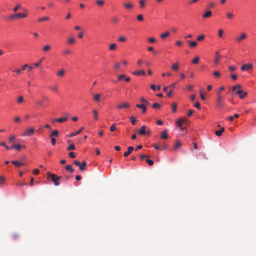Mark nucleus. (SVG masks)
I'll use <instances>...</instances> for the list:
<instances>
[{"label": "nucleus", "mask_w": 256, "mask_h": 256, "mask_svg": "<svg viewBox=\"0 0 256 256\" xmlns=\"http://www.w3.org/2000/svg\"><path fill=\"white\" fill-rule=\"evenodd\" d=\"M65 74V70L64 69L60 70L58 73V76H62Z\"/></svg>", "instance_id": "37"}, {"label": "nucleus", "mask_w": 256, "mask_h": 256, "mask_svg": "<svg viewBox=\"0 0 256 256\" xmlns=\"http://www.w3.org/2000/svg\"><path fill=\"white\" fill-rule=\"evenodd\" d=\"M58 130H54L50 135V138H54V136H58Z\"/></svg>", "instance_id": "25"}, {"label": "nucleus", "mask_w": 256, "mask_h": 256, "mask_svg": "<svg viewBox=\"0 0 256 256\" xmlns=\"http://www.w3.org/2000/svg\"><path fill=\"white\" fill-rule=\"evenodd\" d=\"M65 168L66 170L70 171V172H74V169L72 168L70 165H68L65 167Z\"/></svg>", "instance_id": "30"}, {"label": "nucleus", "mask_w": 256, "mask_h": 256, "mask_svg": "<svg viewBox=\"0 0 256 256\" xmlns=\"http://www.w3.org/2000/svg\"><path fill=\"white\" fill-rule=\"evenodd\" d=\"M170 35V33L169 32L166 31V32H165L164 33L160 35V38H161L164 39V38H166V37Z\"/></svg>", "instance_id": "22"}, {"label": "nucleus", "mask_w": 256, "mask_h": 256, "mask_svg": "<svg viewBox=\"0 0 256 256\" xmlns=\"http://www.w3.org/2000/svg\"><path fill=\"white\" fill-rule=\"evenodd\" d=\"M62 54L64 55H69L72 54V52L69 48H65L62 50Z\"/></svg>", "instance_id": "18"}, {"label": "nucleus", "mask_w": 256, "mask_h": 256, "mask_svg": "<svg viewBox=\"0 0 256 256\" xmlns=\"http://www.w3.org/2000/svg\"><path fill=\"white\" fill-rule=\"evenodd\" d=\"M216 105L217 108L220 110H222L224 106V104L222 101H216Z\"/></svg>", "instance_id": "8"}, {"label": "nucleus", "mask_w": 256, "mask_h": 256, "mask_svg": "<svg viewBox=\"0 0 256 256\" xmlns=\"http://www.w3.org/2000/svg\"><path fill=\"white\" fill-rule=\"evenodd\" d=\"M213 75L216 78H219L220 76V74L218 72L215 71L213 72Z\"/></svg>", "instance_id": "50"}, {"label": "nucleus", "mask_w": 256, "mask_h": 256, "mask_svg": "<svg viewBox=\"0 0 256 256\" xmlns=\"http://www.w3.org/2000/svg\"><path fill=\"white\" fill-rule=\"evenodd\" d=\"M50 88L54 92H57L58 88L56 86H50Z\"/></svg>", "instance_id": "51"}, {"label": "nucleus", "mask_w": 256, "mask_h": 256, "mask_svg": "<svg viewBox=\"0 0 256 256\" xmlns=\"http://www.w3.org/2000/svg\"><path fill=\"white\" fill-rule=\"evenodd\" d=\"M204 34H202V35L199 36H198L197 38H196V40L198 41H200V40H204Z\"/></svg>", "instance_id": "52"}, {"label": "nucleus", "mask_w": 256, "mask_h": 256, "mask_svg": "<svg viewBox=\"0 0 256 256\" xmlns=\"http://www.w3.org/2000/svg\"><path fill=\"white\" fill-rule=\"evenodd\" d=\"M177 104L176 103H174L172 105V110L174 112H175L176 110Z\"/></svg>", "instance_id": "45"}, {"label": "nucleus", "mask_w": 256, "mask_h": 256, "mask_svg": "<svg viewBox=\"0 0 256 256\" xmlns=\"http://www.w3.org/2000/svg\"><path fill=\"white\" fill-rule=\"evenodd\" d=\"M50 20V18L49 17L46 16V17H43V18H40L39 19H38V22H43V21L48 20Z\"/></svg>", "instance_id": "36"}, {"label": "nucleus", "mask_w": 256, "mask_h": 256, "mask_svg": "<svg viewBox=\"0 0 256 256\" xmlns=\"http://www.w3.org/2000/svg\"><path fill=\"white\" fill-rule=\"evenodd\" d=\"M65 116H66V117H65V118H60L53 119L52 120V122H58L60 123L64 122L67 120L68 117L70 115L68 114H66Z\"/></svg>", "instance_id": "5"}, {"label": "nucleus", "mask_w": 256, "mask_h": 256, "mask_svg": "<svg viewBox=\"0 0 256 256\" xmlns=\"http://www.w3.org/2000/svg\"><path fill=\"white\" fill-rule=\"evenodd\" d=\"M139 3L141 8H144L145 7V0H140Z\"/></svg>", "instance_id": "34"}, {"label": "nucleus", "mask_w": 256, "mask_h": 256, "mask_svg": "<svg viewBox=\"0 0 256 256\" xmlns=\"http://www.w3.org/2000/svg\"><path fill=\"white\" fill-rule=\"evenodd\" d=\"M199 62V58L198 56L196 57L192 60V62L194 64H196Z\"/></svg>", "instance_id": "44"}, {"label": "nucleus", "mask_w": 256, "mask_h": 256, "mask_svg": "<svg viewBox=\"0 0 256 256\" xmlns=\"http://www.w3.org/2000/svg\"><path fill=\"white\" fill-rule=\"evenodd\" d=\"M84 129V128L82 127V128H80V129L79 130H78L77 132H76L70 134L68 136L70 137V138H72V137H73V136H75L76 135H78L79 134H80Z\"/></svg>", "instance_id": "15"}, {"label": "nucleus", "mask_w": 256, "mask_h": 256, "mask_svg": "<svg viewBox=\"0 0 256 256\" xmlns=\"http://www.w3.org/2000/svg\"><path fill=\"white\" fill-rule=\"evenodd\" d=\"M253 68V64L250 63L242 64L240 67V70L242 71L248 70Z\"/></svg>", "instance_id": "4"}, {"label": "nucleus", "mask_w": 256, "mask_h": 256, "mask_svg": "<svg viewBox=\"0 0 256 256\" xmlns=\"http://www.w3.org/2000/svg\"><path fill=\"white\" fill-rule=\"evenodd\" d=\"M224 130V127H222L220 130H216L215 134L218 136H220Z\"/></svg>", "instance_id": "19"}, {"label": "nucleus", "mask_w": 256, "mask_h": 256, "mask_svg": "<svg viewBox=\"0 0 256 256\" xmlns=\"http://www.w3.org/2000/svg\"><path fill=\"white\" fill-rule=\"evenodd\" d=\"M76 42V40L72 37H70L68 40V43L69 44H72Z\"/></svg>", "instance_id": "38"}, {"label": "nucleus", "mask_w": 256, "mask_h": 256, "mask_svg": "<svg viewBox=\"0 0 256 256\" xmlns=\"http://www.w3.org/2000/svg\"><path fill=\"white\" fill-rule=\"evenodd\" d=\"M168 130L162 131L160 132V138L163 140H166L168 138Z\"/></svg>", "instance_id": "9"}, {"label": "nucleus", "mask_w": 256, "mask_h": 256, "mask_svg": "<svg viewBox=\"0 0 256 256\" xmlns=\"http://www.w3.org/2000/svg\"><path fill=\"white\" fill-rule=\"evenodd\" d=\"M120 68V64L118 62H115L114 64V68L116 70H118Z\"/></svg>", "instance_id": "49"}, {"label": "nucleus", "mask_w": 256, "mask_h": 256, "mask_svg": "<svg viewBox=\"0 0 256 256\" xmlns=\"http://www.w3.org/2000/svg\"><path fill=\"white\" fill-rule=\"evenodd\" d=\"M126 38H125L124 36H120L118 39V40L120 42H124L126 41Z\"/></svg>", "instance_id": "46"}, {"label": "nucleus", "mask_w": 256, "mask_h": 256, "mask_svg": "<svg viewBox=\"0 0 256 256\" xmlns=\"http://www.w3.org/2000/svg\"><path fill=\"white\" fill-rule=\"evenodd\" d=\"M124 7L127 9H130L133 7V4L130 2L126 3L124 4Z\"/></svg>", "instance_id": "23"}, {"label": "nucleus", "mask_w": 256, "mask_h": 256, "mask_svg": "<svg viewBox=\"0 0 256 256\" xmlns=\"http://www.w3.org/2000/svg\"><path fill=\"white\" fill-rule=\"evenodd\" d=\"M181 146V142L179 141L177 142L175 144L174 148H178Z\"/></svg>", "instance_id": "59"}, {"label": "nucleus", "mask_w": 256, "mask_h": 256, "mask_svg": "<svg viewBox=\"0 0 256 256\" xmlns=\"http://www.w3.org/2000/svg\"><path fill=\"white\" fill-rule=\"evenodd\" d=\"M190 47L194 48L197 45V42L194 41H188Z\"/></svg>", "instance_id": "26"}, {"label": "nucleus", "mask_w": 256, "mask_h": 256, "mask_svg": "<svg viewBox=\"0 0 256 256\" xmlns=\"http://www.w3.org/2000/svg\"><path fill=\"white\" fill-rule=\"evenodd\" d=\"M146 126H142L138 132L139 134L141 135L146 134Z\"/></svg>", "instance_id": "14"}, {"label": "nucleus", "mask_w": 256, "mask_h": 256, "mask_svg": "<svg viewBox=\"0 0 256 256\" xmlns=\"http://www.w3.org/2000/svg\"><path fill=\"white\" fill-rule=\"evenodd\" d=\"M116 44L114 43L110 44L109 46V49L110 50H114L116 49Z\"/></svg>", "instance_id": "31"}, {"label": "nucleus", "mask_w": 256, "mask_h": 256, "mask_svg": "<svg viewBox=\"0 0 256 256\" xmlns=\"http://www.w3.org/2000/svg\"><path fill=\"white\" fill-rule=\"evenodd\" d=\"M212 15V12L210 10H208L202 16L203 18H210Z\"/></svg>", "instance_id": "11"}, {"label": "nucleus", "mask_w": 256, "mask_h": 256, "mask_svg": "<svg viewBox=\"0 0 256 256\" xmlns=\"http://www.w3.org/2000/svg\"><path fill=\"white\" fill-rule=\"evenodd\" d=\"M146 162L148 163L150 166H152L154 164L153 160L149 159L146 160Z\"/></svg>", "instance_id": "57"}, {"label": "nucleus", "mask_w": 256, "mask_h": 256, "mask_svg": "<svg viewBox=\"0 0 256 256\" xmlns=\"http://www.w3.org/2000/svg\"><path fill=\"white\" fill-rule=\"evenodd\" d=\"M223 34V30L222 29H220L218 31V36L219 37L222 38Z\"/></svg>", "instance_id": "54"}, {"label": "nucleus", "mask_w": 256, "mask_h": 256, "mask_svg": "<svg viewBox=\"0 0 256 256\" xmlns=\"http://www.w3.org/2000/svg\"><path fill=\"white\" fill-rule=\"evenodd\" d=\"M40 172V170H38V169H34L33 170V174H34V175H38Z\"/></svg>", "instance_id": "64"}, {"label": "nucleus", "mask_w": 256, "mask_h": 256, "mask_svg": "<svg viewBox=\"0 0 256 256\" xmlns=\"http://www.w3.org/2000/svg\"><path fill=\"white\" fill-rule=\"evenodd\" d=\"M172 68L174 70H178V64L177 63L173 64L172 66Z\"/></svg>", "instance_id": "32"}, {"label": "nucleus", "mask_w": 256, "mask_h": 256, "mask_svg": "<svg viewBox=\"0 0 256 256\" xmlns=\"http://www.w3.org/2000/svg\"><path fill=\"white\" fill-rule=\"evenodd\" d=\"M226 16L228 19L232 20L234 17V14L230 12H226Z\"/></svg>", "instance_id": "17"}, {"label": "nucleus", "mask_w": 256, "mask_h": 256, "mask_svg": "<svg viewBox=\"0 0 256 256\" xmlns=\"http://www.w3.org/2000/svg\"><path fill=\"white\" fill-rule=\"evenodd\" d=\"M48 177H50L52 180L54 182L56 186L60 185L59 182H58L62 178V176H57L55 174H50V172H47Z\"/></svg>", "instance_id": "2"}, {"label": "nucleus", "mask_w": 256, "mask_h": 256, "mask_svg": "<svg viewBox=\"0 0 256 256\" xmlns=\"http://www.w3.org/2000/svg\"><path fill=\"white\" fill-rule=\"evenodd\" d=\"M152 107L154 108H160V105L158 103H154L152 104Z\"/></svg>", "instance_id": "43"}, {"label": "nucleus", "mask_w": 256, "mask_h": 256, "mask_svg": "<svg viewBox=\"0 0 256 256\" xmlns=\"http://www.w3.org/2000/svg\"><path fill=\"white\" fill-rule=\"evenodd\" d=\"M246 38V34L245 33L241 34L240 36L236 38V40L238 42H240Z\"/></svg>", "instance_id": "7"}, {"label": "nucleus", "mask_w": 256, "mask_h": 256, "mask_svg": "<svg viewBox=\"0 0 256 256\" xmlns=\"http://www.w3.org/2000/svg\"><path fill=\"white\" fill-rule=\"evenodd\" d=\"M16 136L12 134V135H11L10 137H8V142L10 143V144H14V140L16 139Z\"/></svg>", "instance_id": "20"}, {"label": "nucleus", "mask_w": 256, "mask_h": 256, "mask_svg": "<svg viewBox=\"0 0 256 256\" xmlns=\"http://www.w3.org/2000/svg\"><path fill=\"white\" fill-rule=\"evenodd\" d=\"M16 14L17 18H25L27 16L26 14L23 13H17Z\"/></svg>", "instance_id": "27"}, {"label": "nucleus", "mask_w": 256, "mask_h": 256, "mask_svg": "<svg viewBox=\"0 0 256 256\" xmlns=\"http://www.w3.org/2000/svg\"><path fill=\"white\" fill-rule=\"evenodd\" d=\"M96 3L100 6H102L104 4V2L103 0H96Z\"/></svg>", "instance_id": "29"}, {"label": "nucleus", "mask_w": 256, "mask_h": 256, "mask_svg": "<svg viewBox=\"0 0 256 256\" xmlns=\"http://www.w3.org/2000/svg\"><path fill=\"white\" fill-rule=\"evenodd\" d=\"M111 20L112 23L116 24L119 22V19L117 16H114Z\"/></svg>", "instance_id": "33"}, {"label": "nucleus", "mask_w": 256, "mask_h": 256, "mask_svg": "<svg viewBox=\"0 0 256 256\" xmlns=\"http://www.w3.org/2000/svg\"><path fill=\"white\" fill-rule=\"evenodd\" d=\"M140 100L142 102H143V104H145V106H148L149 105V102L148 101H147L144 98L142 97L140 98Z\"/></svg>", "instance_id": "35"}, {"label": "nucleus", "mask_w": 256, "mask_h": 256, "mask_svg": "<svg viewBox=\"0 0 256 256\" xmlns=\"http://www.w3.org/2000/svg\"><path fill=\"white\" fill-rule=\"evenodd\" d=\"M240 87V84H237L232 88V90L236 92V94L238 95L240 98L242 99L246 96L247 92L242 90Z\"/></svg>", "instance_id": "1"}, {"label": "nucleus", "mask_w": 256, "mask_h": 256, "mask_svg": "<svg viewBox=\"0 0 256 256\" xmlns=\"http://www.w3.org/2000/svg\"><path fill=\"white\" fill-rule=\"evenodd\" d=\"M12 163L16 166H20L24 164L22 162H20V161H16V160H14V161H12Z\"/></svg>", "instance_id": "21"}, {"label": "nucleus", "mask_w": 256, "mask_h": 256, "mask_svg": "<svg viewBox=\"0 0 256 256\" xmlns=\"http://www.w3.org/2000/svg\"><path fill=\"white\" fill-rule=\"evenodd\" d=\"M130 106L128 103L124 102L116 106V108L118 110H122L124 108H130Z\"/></svg>", "instance_id": "6"}, {"label": "nucleus", "mask_w": 256, "mask_h": 256, "mask_svg": "<svg viewBox=\"0 0 256 256\" xmlns=\"http://www.w3.org/2000/svg\"><path fill=\"white\" fill-rule=\"evenodd\" d=\"M137 20H138V21H142L144 20V18H143V16L142 14H138L137 16Z\"/></svg>", "instance_id": "48"}, {"label": "nucleus", "mask_w": 256, "mask_h": 256, "mask_svg": "<svg viewBox=\"0 0 256 256\" xmlns=\"http://www.w3.org/2000/svg\"><path fill=\"white\" fill-rule=\"evenodd\" d=\"M44 58H43L42 59H40L38 62L35 63L34 65L36 66H38L40 65V64H41V62H42V61L44 60Z\"/></svg>", "instance_id": "58"}, {"label": "nucleus", "mask_w": 256, "mask_h": 256, "mask_svg": "<svg viewBox=\"0 0 256 256\" xmlns=\"http://www.w3.org/2000/svg\"><path fill=\"white\" fill-rule=\"evenodd\" d=\"M116 129V125L115 124H112V126L110 128V130L111 132L114 131Z\"/></svg>", "instance_id": "61"}, {"label": "nucleus", "mask_w": 256, "mask_h": 256, "mask_svg": "<svg viewBox=\"0 0 256 256\" xmlns=\"http://www.w3.org/2000/svg\"><path fill=\"white\" fill-rule=\"evenodd\" d=\"M134 150V148L132 146H130V147L128 148V151L127 152H126L124 154V157H126L128 156V155H130L131 152H132V151Z\"/></svg>", "instance_id": "10"}, {"label": "nucleus", "mask_w": 256, "mask_h": 256, "mask_svg": "<svg viewBox=\"0 0 256 256\" xmlns=\"http://www.w3.org/2000/svg\"><path fill=\"white\" fill-rule=\"evenodd\" d=\"M100 94H96L94 95V100L96 101H98L100 100Z\"/></svg>", "instance_id": "53"}, {"label": "nucleus", "mask_w": 256, "mask_h": 256, "mask_svg": "<svg viewBox=\"0 0 256 256\" xmlns=\"http://www.w3.org/2000/svg\"><path fill=\"white\" fill-rule=\"evenodd\" d=\"M223 100V97L222 96V95L219 94V92H218V96L216 101H222Z\"/></svg>", "instance_id": "41"}, {"label": "nucleus", "mask_w": 256, "mask_h": 256, "mask_svg": "<svg viewBox=\"0 0 256 256\" xmlns=\"http://www.w3.org/2000/svg\"><path fill=\"white\" fill-rule=\"evenodd\" d=\"M22 148V146L19 144H12V148L16 150H20Z\"/></svg>", "instance_id": "13"}, {"label": "nucleus", "mask_w": 256, "mask_h": 256, "mask_svg": "<svg viewBox=\"0 0 256 256\" xmlns=\"http://www.w3.org/2000/svg\"><path fill=\"white\" fill-rule=\"evenodd\" d=\"M24 102V98L22 96H20L18 97L17 102L19 104L22 103Z\"/></svg>", "instance_id": "28"}, {"label": "nucleus", "mask_w": 256, "mask_h": 256, "mask_svg": "<svg viewBox=\"0 0 256 256\" xmlns=\"http://www.w3.org/2000/svg\"><path fill=\"white\" fill-rule=\"evenodd\" d=\"M132 74L136 76H140V75H145L146 73L144 70H139L137 72H132Z\"/></svg>", "instance_id": "16"}, {"label": "nucleus", "mask_w": 256, "mask_h": 256, "mask_svg": "<svg viewBox=\"0 0 256 256\" xmlns=\"http://www.w3.org/2000/svg\"><path fill=\"white\" fill-rule=\"evenodd\" d=\"M74 149H75V146L73 144H70V146L67 148V150H74Z\"/></svg>", "instance_id": "47"}, {"label": "nucleus", "mask_w": 256, "mask_h": 256, "mask_svg": "<svg viewBox=\"0 0 256 256\" xmlns=\"http://www.w3.org/2000/svg\"><path fill=\"white\" fill-rule=\"evenodd\" d=\"M36 103L39 106H42L43 105V101L42 100H36Z\"/></svg>", "instance_id": "56"}, {"label": "nucleus", "mask_w": 256, "mask_h": 256, "mask_svg": "<svg viewBox=\"0 0 256 256\" xmlns=\"http://www.w3.org/2000/svg\"><path fill=\"white\" fill-rule=\"evenodd\" d=\"M17 18V16H16V14H12V15H11L9 16V20H13L14 18Z\"/></svg>", "instance_id": "63"}, {"label": "nucleus", "mask_w": 256, "mask_h": 256, "mask_svg": "<svg viewBox=\"0 0 256 256\" xmlns=\"http://www.w3.org/2000/svg\"><path fill=\"white\" fill-rule=\"evenodd\" d=\"M125 78V74H122L118 76V80L120 81L123 78Z\"/></svg>", "instance_id": "60"}, {"label": "nucleus", "mask_w": 256, "mask_h": 256, "mask_svg": "<svg viewBox=\"0 0 256 256\" xmlns=\"http://www.w3.org/2000/svg\"><path fill=\"white\" fill-rule=\"evenodd\" d=\"M50 48L51 46L50 45L47 44L44 46V47L43 48V50L44 52H48L50 49Z\"/></svg>", "instance_id": "40"}, {"label": "nucleus", "mask_w": 256, "mask_h": 256, "mask_svg": "<svg viewBox=\"0 0 256 256\" xmlns=\"http://www.w3.org/2000/svg\"><path fill=\"white\" fill-rule=\"evenodd\" d=\"M34 132L35 130L33 128H30L26 129L24 132L22 134V136H30L32 135Z\"/></svg>", "instance_id": "3"}, {"label": "nucleus", "mask_w": 256, "mask_h": 256, "mask_svg": "<svg viewBox=\"0 0 256 256\" xmlns=\"http://www.w3.org/2000/svg\"><path fill=\"white\" fill-rule=\"evenodd\" d=\"M130 120L132 123V124H136V118L134 117H133V116H131L130 118Z\"/></svg>", "instance_id": "55"}, {"label": "nucleus", "mask_w": 256, "mask_h": 256, "mask_svg": "<svg viewBox=\"0 0 256 256\" xmlns=\"http://www.w3.org/2000/svg\"><path fill=\"white\" fill-rule=\"evenodd\" d=\"M146 106L144 104H136V106L138 108H142V112L145 113L146 112Z\"/></svg>", "instance_id": "12"}, {"label": "nucleus", "mask_w": 256, "mask_h": 256, "mask_svg": "<svg viewBox=\"0 0 256 256\" xmlns=\"http://www.w3.org/2000/svg\"><path fill=\"white\" fill-rule=\"evenodd\" d=\"M21 8V4H18L13 9L14 12H16L18 9Z\"/></svg>", "instance_id": "42"}, {"label": "nucleus", "mask_w": 256, "mask_h": 256, "mask_svg": "<svg viewBox=\"0 0 256 256\" xmlns=\"http://www.w3.org/2000/svg\"><path fill=\"white\" fill-rule=\"evenodd\" d=\"M92 112L94 114V120H98V112L97 110H93Z\"/></svg>", "instance_id": "24"}, {"label": "nucleus", "mask_w": 256, "mask_h": 256, "mask_svg": "<svg viewBox=\"0 0 256 256\" xmlns=\"http://www.w3.org/2000/svg\"><path fill=\"white\" fill-rule=\"evenodd\" d=\"M182 124V120L180 118L178 119L176 122V124L179 128H181Z\"/></svg>", "instance_id": "39"}, {"label": "nucleus", "mask_w": 256, "mask_h": 256, "mask_svg": "<svg viewBox=\"0 0 256 256\" xmlns=\"http://www.w3.org/2000/svg\"><path fill=\"white\" fill-rule=\"evenodd\" d=\"M69 156L70 158H74L76 157V155L74 152H70L69 153Z\"/></svg>", "instance_id": "62"}]
</instances>
